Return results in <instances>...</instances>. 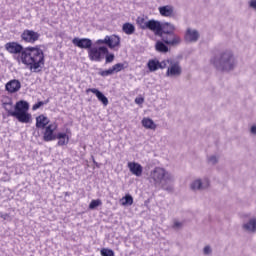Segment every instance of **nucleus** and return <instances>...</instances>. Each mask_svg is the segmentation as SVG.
<instances>
[{
  "instance_id": "obj_1",
  "label": "nucleus",
  "mask_w": 256,
  "mask_h": 256,
  "mask_svg": "<svg viewBox=\"0 0 256 256\" xmlns=\"http://www.w3.org/2000/svg\"><path fill=\"white\" fill-rule=\"evenodd\" d=\"M4 49L16 56V61L25 65L33 73H40L45 65V54L39 45L26 48L18 42L4 44Z\"/></svg>"
},
{
  "instance_id": "obj_2",
  "label": "nucleus",
  "mask_w": 256,
  "mask_h": 256,
  "mask_svg": "<svg viewBox=\"0 0 256 256\" xmlns=\"http://www.w3.org/2000/svg\"><path fill=\"white\" fill-rule=\"evenodd\" d=\"M106 45V46H105ZM121 38L117 35H106L104 39H98L95 42L96 47L88 50V56L92 62H101L103 57L109 53L107 46L110 49L120 47Z\"/></svg>"
},
{
  "instance_id": "obj_3",
  "label": "nucleus",
  "mask_w": 256,
  "mask_h": 256,
  "mask_svg": "<svg viewBox=\"0 0 256 256\" xmlns=\"http://www.w3.org/2000/svg\"><path fill=\"white\" fill-rule=\"evenodd\" d=\"M3 108L6 110L9 117H15L19 123H30L32 116L28 113L29 103L25 101H19L15 104V111H13L12 102H4Z\"/></svg>"
},
{
  "instance_id": "obj_4",
  "label": "nucleus",
  "mask_w": 256,
  "mask_h": 256,
  "mask_svg": "<svg viewBox=\"0 0 256 256\" xmlns=\"http://www.w3.org/2000/svg\"><path fill=\"white\" fill-rule=\"evenodd\" d=\"M149 179L154 182V186H162L165 189V184L173 181V177L170 172H167L164 168L156 167L150 172Z\"/></svg>"
},
{
  "instance_id": "obj_5",
  "label": "nucleus",
  "mask_w": 256,
  "mask_h": 256,
  "mask_svg": "<svg viewBox=\"0 0 256 256\" xmlns=\"http://www.w3.org/2000/svg\"><path fill=\"white\" fill-rule=\"evenodd\" d=\"M213 64L216 65L217 68L219 64V67L223 71H230L234 69L235 60L231 52H224L222 55H220V58L218 61L213 60Z\"/></svg>"
},
{
  "instance_id": "obj_6",
  "label": "nucleus",
  "mask_w": 256,
  "mask_h": 256,
  "mask_svg": "<svg viewBox=\"0 0 256 256\" xmlns=\"http://www.w3.org/2000/svg\"><path fill=\"white\" fill-rule=\"evenodd\" d=\"M155 36L163 37L167 34H176V26L170 22H159L157 21L156 29H153Z\"/></svg>"
},
{
  "instance_id": "obj_7",
  "label": "nucleus",
  "mask_w": 256,
  "mask_h": 256,
  "mask_svg": "<svg viewBox=\"0 0 256 256\" xmlns=\"http://www.w3.org/2000/svg\"><path fill=\"white\" fill-rule=\"evenodd\" d=\"M21 41L28 43V44H35L36 42L39 41L40 38V33L35 32L34 30H30V29H25L23 30V32L21 33Z\"/></svg>"
},
{
  "instance_id": "obj_8",
  "label": "nucleus",
  "mask_w": 256,
  "mask_h": 256,
  "mask_svg": "<svg viewBox=\"0 0 256 256\" xmlns=\"http://www.w3.org/2000/svg\"><path fill=\"white\" fill-rule=\"evenodd\" d=\"M44 133H43V136H42V139L45 141V142H51V141H54L56 140V134L55 132L57 131L58 129V124L56 122H53L51 124H48L45 128H44Z\"/></svg>"
},
{
  "instance_id": "obj_9",
  "label": "nucleus",
  "mask_w": 256,
  "mask_h": 256,
  "mask_svg": "<svg viewBox=\"0 0 256 256\" xmlns=\"http://www.w3.org/2000/svg\"><path fill=\"white\" fill-rule=\"evenodd\" d=\"M128 68V63H117L115 65H112L108 70H100L99 75L102 77H108L110 75H114L117 73H120L122 70H125Z\"/></svg>"
},
{
  "instance_id": "obj_10",
  "label": "nucleus",
  "mask_w": 256,
  "mask_h": 256,
  "mask_svg": "<svg viewBox=\"0 0 256 256\" xmlns=\"http://www.w3.org/2000/svg\"><path fill=\"white\" fill-rule=\"evenodd\" d=\"M136 23L142 30H149V31H154L158 27V21L157 20H149L146 22V19L144 17L138 16L136 19Z\"/></svg>"
},
{
  "instance_id": "obj_11",
  "label": "nucleus",
  "mask_w": 256,
  "mask_h": 256,
  "mask_svg": "<svg viewBox=\"0 0 256 256\" xmlns=\"http://www.w3.org/2000/svg\"><path fill=\"white\" fill-rule=\"evenodd\" d=\"M160 37L164 44L172 47H176L182 42V38H180L176 33L163 34Z\"/></svg>"
},
{
  "instance_id": "obj_12",
  "label": "nucleus",
  "mask_w": 256,
  "mask_h": 256,
  "mask_svg": "<svg viewBox=\"0 0 256 256\" xmlns=\"http://www.w3.org/2000/svg\"><path fill=\"white\" fill-rule=\"evenodd\" d=\"M182 75V66H180L179 62H170V65L167 69L166 76L167 77H179Z\"/></svg>"
},
{
  "instance_id": "obj_13",
  "label": "nucleus",
  "mask_w": 256,
  "mask_h": 256,
  "mask_svg": "<svg viewBox=\"0 0 256 256\" xmlns=\"http://www.w3.org/2000/svg\"><path fill=\"white\" fill-rule=\"evenodd\" d=\"M72 44L80 49H91L93 41L90 38H73Z\"/></svg>"
},
{
  "instance_id": "obj_14",
  "label": "nucleus",
  "mask_w": 256,
  "mask_h": 256,
  "mask_svg": "<svg viewBox=\"0 0 256 256\" xmlns=\"http://www.w3.org/2000/svg\"><path fill=\"white\" fill-rule=\"evenodd\" d=\"M68 134H71L70 130L67 129L66 133L59 132L56 136L55 139H58L57 145L60 147H63L65 145L69 144L70 141V136Z\"/></svg>"
},
{
  "instance_id": "obj_15",
  "label": "nucleus",
  "mask_w": 256,
  "mask_h": 256,
  "mask_svg": "<svg viewBox=\"0 0 256 256\" xmlns=\"http://www.w3.org/2000/svg\"><path fill=\"white\" fill-rule=\"evenodd\" d=\"M92 93L94 95H96L98 101L102 102L104 107H107L109 104L108 98L105 96V94H103L101 91H99L96 88H89L86 89V93Z\"/></svg>"
},
{
  "instance_id": "obj_16",
  "label": "nucleus",
  "mask_w": 256,
  "mask_h": 256,
  "mask_svg": "<svg viewBox=\"0 0 256 256\" xmlns=\"http://www.w3.org/2000/svg\"><path fill=\"white\" fill-rule=\"evenodd\" d=\"M6 91L10 94L17 93L21 89V83L17 79L10 80L7 82L6 86Z\"/></svg>"
},
{
  "instance_id": "obj_17",
  "label": "nucleus",
  "mask_w": 256,
  "mask_h": 256,
  "mask_svg": "<svg viewBox=\"0 0 256 256\" xmlns=\"http://www.w3.org/2000/svg\"><path fill=\"white\" fill-rule=\"evenodd\" d=\"M128 169L132 175H135L136 177H141L142 172L144 171L141 164L138 162H128Z\"/></svg>"
},
{
  "instance_id": "obj_18",
  "label": "nucleus",
  "mask_w": 256,
  "mask_h": 256,
  "mask_svg": "<svg viewBox=\"0 0 256 256\" xmlns=\"http://www.w3.org/2000/svg\"><path fill=\"white\" fill-rule=\"evenodd\" d=\"M49 123L50 119L44 114H40L38 117H36L35 127L38 129H44L50 125Z\"/></svg>"
},
{
  "instance_id": "obj_19",
  "label": "nucleus",
  "mask_w": 256,
  "mask_h": 256,
  "mask_svg": "<svg viewBox=\"0 0 256 256\" xmlns=\"http://www.w3.org/2000/svg\"><path fill=\"white\" fill-rule=\"evenodd\" d=\"M199 38V33L196 30L188 28L185 35L186 42H197Z\"/></svg>"
},
{
  "instance_id": "obj_20",
  "label": "nucleus",
  "mask_w": 256,
  "mask_h": 256,
  "mask_svg": "<svg viewBox=\"0 0 256 256\" xmlns=\"http://www.w3.org/2000/svg\"><path fill=\"white\" fill-rule=\"evenodd\" d=\"M159 13L162 17L171 18L174 16L173 6H161L159 7Z\"/></svg>"
},
{
  "instance_id": "obj_21",
  "label": "nucleus",
  "mask_w": 256,
  "mask_h": 256,
  "mask_svg": "<svg viewBox=\"0 0 256 256\" xmlns=\"http://www.w3.org/2000/svg\"><path fill=\"white\" fill-rule=\"evenodd\" d=\"M210 186L209 180L205 179L204 181V186L202 185V181L201 179L195 180L192 184H191V189L192 190H201V189H205L208 188Z\"/></svg>"
},
{
  "instance_id": "obj_22",
  "label": "nucleus",
  "mask_w": 256,
  "mask_h": 256,
  "mask_svg": "<svg viewBox=\"0 0 256 256\" xmlns=\"http://www.w3.org/2000/svg\"><path fill=\"white\" fill-rule=\"evenodd\" d=\"M141 123L143 128L150 129V130L157 129V124L154 123L153 119L143 118Z\"/></svg>"
},
{
  "instance_id": "obj_23",
  "label": "nucleus",
  "mask_w": 256,
  "mask_h": 256,
  "mask_svg": "<svg viewBox=\"0 0 256 256\" xmlns=\"http://www.w3.org/2000/svg\"><path fill=\"white\" fill-rule=\"evenodd\" d=\"M122 31L126 35H133L135 33V26L132 23L125 22L122 26Z\"/></svg>"
},
{
  "instance_id": "obj_24",
  "label": "nucleus",
  "mask_w": 256,
  "mask_h": 256,
  "mask_svg": "<svg viewBox=\"0 0 256 256\" xmlns=\"http://www.w3.org/2000/svg\"><path fill=\"white\" fill-rule=\"evenodd\" d=\"M155 49L159 53H168L169 52V47L165 44L164 41H157L155 44Z\"/></svg>"
},
{
  "instance_id": "obj_25",
  "label": "nucleus",
  "mask_w": 256,
  "mask_h": 256,
  "mask_svg": "<svg viewBox=\"0 0 256 256\" xmlns=\"http://www.w3.org/2000/svg\"><path fill=\"white\" fill-rule=\"evenodd\" d=\"M246 231L255 233L256 232V218L250 219V221L243 225Z\"/></svg>"
},
{
  "instance_id": "obj_26",
  "label": "nucleus",
  "mask_w": 256,
  "mask_h": 256,
  "mask_svg": "<svg viewBox=\"0 0 256 256\" xmlns=\"http://www.w3.org/2000/svg\"><path fill=\"white\" fill-rule=\"evenodd\" d=\"M147 66L150 72H155L158 69H160L159 60L158 59L148 60Z\"/></svg>"
},
{
  "instance_id": "obj_27",
  "label": "nucleus",
  "mask_w": 256,
  "mask_h": 256,
  "mask_svg": "<svg viewBox=\"0 0 256 256\" xmlns=\"http://www.w3.org/2000/svg\"><path fill=\"white\" fill-rule=\"evenodd\" d=\"M133 203L134 200L131 194H125V196L121 199L122 206H132Z\"/></svg>"
},
{
  "instance_id": "obj_28",
  "label": "nucleus",
  "mask_w": 256,
  "mask_h": 256,
  "mask_svg": "<svg viewBox=\"0 0 256 256\" xmlns=\"http://www.w3.org/2000/svg\"><path fill=\"white\" fill-rule=\"evenodd\" d=\"M100 255H102V256H115V253L110 248H102L100 250Z\"/></svg>"
},
{
  "instance_id": "obj_29",
  "label": "nucleus",
  "mask_w": 256,
  "mask_h": 256,
  "mask_svg": "<svg viewBox=\"0 0 256 256\" xmlns=\"http://www.w3.org/2000/svg\"><path fill=\"white\" fill-rule=\"evenodd\" d=\"M100 205H102V201L100 199L93 200L90 202L89 209L94 210Z\"/></svg>"
},
{
  "instance_id": "obj_30",
  "label": "nucleus",
  "mask_w": 256,
  "mask_h": 256,
  "mask_svg": "<svg viewBox=\"0 0 256 256\" xmlns=\"http://www.w3.org/2000/svg\"><path fill=\"white\" fill-rule=\"evenodd\" d=\"M176 61L173 60H162L161 62L159 61V69H166L167 63L169 66H171V63H175Z\"/></svg>"
},
{
  "instance_id": "obj_31",
  "label": "nucleus",
  "mask_w": 256,
  "mask_h": 256,
  "mask_svg": "<svg viewBox=\"0 0 256 256\" xmlns=\"http://www.w3.org/2000/svg\"><path fill=\"white\" fill-rule=\"evenodd\" d=\"M114 59H115L114 54H106L105 63H113Z\"/></svg>"
},
{
  "instance_id": "obj_32",
  "label": "nucleus",
  "mask_w": 256,
  "mask_h": 256,
  "mask_svg": "<svg viewBox=\"0 0 256 256\" xmlns=\"http://www.w3.org/2000/svg\"><path fill=\"white\" fill-rule=\"evenodd\" d=\"M44 105H45V102L39 101V102H36V103L33 105L32 109H33V111H36V110H38L39 108L43 107Z\"/></svg>"
},
{
  "instance_id": "obj_33",
  "label": "nucleus",
  "mask_w": 256,
  "mask_h": 256,
  "mask_svg": "<svg viewBox=\"0 0 256 256\" xmlns=\"http://www.w3.org/2000/svg\"><path fill=\"white\" fill-rule=\"evenodd\" d=\"M144 101H145V99L142 98V97L135 98V103H136L137 105H142V104H144Z\"/></svg>"
},
{
  "instance_id": "obj_34",
  "label": "nucleus",
  "mask_w": 256,
  "mask_h": 256,
  "mask_svg": "<svg viewBox=\"0 0 256 256\" xmlns=\"http://www.w3.org/2000/svg\"><path fill=\"white\" fill-rule=\"evenodd\" d=\"M180 227H182V222L175 221L173 224V228H180Z\"/></svg>"
},
{
  "instance_id": "obj_35",
  "label": "nucleus",
  "mask_w": 256,
  "mask_h": 256,
  "mask_svg": "<svg viewBox=\"0 0 256 256\" xmlns=\"http://www.w3.org/2000/svg\"><path fill=\"white\" fill-rule=\"evenodd\" d=\"M211 253V248L209 247V246H206L205 248H204V254L205 255H209Z\"/></svg>"
},
{
  "instance_id": "obj_36",
  "label": "nucleus",
  "mask_w": 256,
  "mask_h": 256,
  "mask_svg": "<svg viewBox=\"0 0 256 256\" xmlns=\"http://www.w3.org/2000/svg\"><path fill=\"white\" fill-rule=\"evenodd\" d=\"M209 161L212 163V164H216L217 163V157L216 156H211Z\"/></svg>"
},
{
  "instance_id": "obj_37",
  "label": "nucleus",
  "mask_w": 256,
  "mask_h": 256,
  "mask_svg": "<svg viewBox=\"0 0 256 256\" xmlns=\"http://www.w3.org/2000/svg\"><path fill=\"white\" fill-rule=\"evenodd\" d=\"M250 7L253 9H256V0H251L250 1Z\"/></svg>"
},
{
  "instance_id": "obj_38",
  "label": "nucleus",
  "mask_w": 256,
  "mask_h": 256,
  "mask_svg": "<svg viewBox=\"0 0 256 256\" xmlns=\"http://www.w3.org/2000/svg\"><path fill=\"white\" fill-rule=\"evenodd\" d=\"M251 133L256 134V126L251 127Z\"/></svg>"
}]
</instances>
